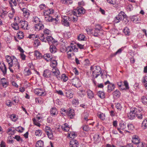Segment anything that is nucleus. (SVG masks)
<instances>
[{"label":"nucleus","instance_id":"f257e3e1","mask_svg":"<svg viewBox=\"0 0 147 147\" xmlns=\"http://www.w3.org/2000/svg\"><path fill=\"white\" fill-rule=\"evenodd\" d=\"M90 70L92 71L93 77H95L94 78H97L102 73L101 69L99 66H92L90 67Z\"/></svg>","mask_w":147,"mask_h":147},{"label":"nucleus","instance_id":"f03ea898","mask_svg":"<svg viewBox=\"0 0 147 147\" xmlns=\"http://www.w3.org/2000/svg\"><path fill=\"white\" fill-rule=\"evenodd\" d=\"M43 129L49 139L53 138L54 136L52 129L51 127L47 126H45L44 127Z\"/></svg>","mask_w":147,"mask_h":147},{"label":"nucleus","instance_id":"7ed1b4c3","mask_svg":"<svg viewBox=\"0 0 147 147\" xmlns=\"http://www.w3.org/2000/svg\"><path fill=\"white\" fill-rule=\"evenodd\" d=\"M85 13V10L82 7L77 8L76 9H75L73 12V14L77 17L80 16L81 14H84Z\"/></svg>","mask_w":147,"mask_h":147},{"label":"nucleus","instance_id":"20e7f679","mask_svg":"<svg viewBox=\"0 0 147 147\" xmlns=\"http://www.w3.org/2000/svg\"><path fill=\"white\" fill-rule=\"evenodd\" d=\"M138 113V109L136 108H133L131 109L130 112L128 114V117L131 119L134 118L136 113Z\"/></svg>","mask_w":147,"mask_h":147},{"label":"nucleus","instance_id":"39448f33","mask_svg":"<svg viewBox=\"0 0 147 147\" xmlns=\"http://www.w3.org/2000/svg\"><path fill=\"white\" fill-rule=\"evenodd\" d=\"M6 60L9 64L8 68L9 69L10 71L12 72H13V70L11 68V65H13L12 64L14 62L13 60L12 59L11 57L9 55H7L5 57Z\"/></svg>","mask_w":147,"mask_h":147},{"label":"nucleus","instance_id":"423d86ee","mask_svg":"<svg viewBox=\"0 0 147 147\" xmlns=\"http://www.w3.org/2000/svg\"><path fill=\"white\" fill-rule=\"evenodd\" d=\"M71 82L73 85L78 88L81 86V82L79 78H76L72 79Z\"/></svg>","mask_w":147,"mask_h":147},{"label":"nucleus","instance_id":"0eeeda50","mask_svg":"<svg viewBox=\"0 0 147 147\" xmlns=\"http://www.w3.org/2000/svg\"><path fill=\"white\" fill-rule=\"evenodd\" d=\"M126 126L127 125L125 123H120L119 124V127H117V129L119 131V132L121 134H122L123 132L121 130H124L125 131L129 133V131L127 130Z\"/></svg>","mask_w":147,"mask_h":147},{"label":"nucleus","instance_id":"6e6552de","mask_svg":"<svg viewBox=\"0 0 147 147\" xmlns=\"http://www.w3.org/2000/svg\"><path fill=\"white\" fill-rule=\"evenodd\" d=\"M19 25L20 26L21 28L24 30H27L28 26V22L27 21L21 20L18 23Z\"/></svg>","mask_w":147,"mask_h":147},{"label":"nucleus","instance_id":"1a4fd4ad","mask_svg":"<svg viewBox=\"0 0 147 147\" xmlns=\"http://www.w3.org/2000/svg\"><path fill=\"white\" fill-rule=\"evenodd\" d=\"M34 92L36 94L39 96H44L46 94L45 91L42 89L38 88L35 89Z\"/></svg>","mask_w":147,"mask_h":147},{"label":"nucleus","instance_id":"9d476101","mask_svg":"<svg viewBox=\"0 0 147 147\" xmlns=\"http://www.w3.org/2000/svg\"><path fill=\"white\" fill-rule=\"evenodd\" d=\"M69 18L68 16H65L61 21L62 24L64 26L67 27L69 26Z\"/></svg>","mask_w":147,"mask_h":147},{"label":"nucleus","instance_id":"9b49d317","mask_svg":"<svg viewBox=\"0 0 147 147\" xmlns=\"http://www.w3.org/2000/svg\"><path fill=\"white\" fill-rule=\"evenodd\" d=\"M122 11H121L114 18V22L115 23H117L122 20Z\"/></svg>","mask_w":147,"mask_h":147},{"label":"nucleus","instance_id":"f8f14e48","mask_svg":"<svg viewBox=\"0 0 147 147\" xmlns=\"http://www.w3.org/2000/svg\"><path fill=\"white\" fill-rule=\"evenodd\" d=\"M21 10L23 12V15L24 18H28L30 15V11L25 8H21Z\"/></svg>","mask_w":147,"mask_h":147},{"label":"nucleus","instance_id":"ddd939ff","mask_svg":"<svg viewBox=\"0 0 147 147\" xmlns=\"http://www.w3.org/2000/svg\"><path fill=\"white\" fill-rule=\"evenodd\" d=\"M8 84L7 80L5 78H3L0 80V85L4 88L6 87Z\"/></svg>","mask_w":147,"mask_h":147},{"label":"nucleus","instance_id":"4468645a","mask_svg":"<svg viewBox=\"0 0 147 147\" xmlns=\"http://www.w3.org/2000/svg\"><path fill=\"white\" fill-rule=\"evenodd\" d=\"M52 75L51 71L48 69L45 70L43 74V76L45 78H50Z\"/></svg>","mask_w":147,"mask_h":147},{"label":"nucleus","instance_id":"2eb2a0df","mask_svg":"<svg viewBox=\"0 0 147 147\" xmlns=\"http://www.w3.org/2000/svg\"><path fill=\"white\" fill-rule=\"evenodd\" d=\"M131 141L132 143L136 144L139 143L140 141V139L138 136L136 135H134L132 138Z\"/></svg>","mask_w":147,"mask_h":147},{"label":"nucleus","instance_id":"dca6fc26","mask_svg":"<svg viewBox=\"0 0 147 147\" xmlns=\"http://www.w3.org/2000/svg\"><path fill=\"white\" fill-rule=\"evenodd\" d=\"M53 74V75L56 76L57 78H60L59 76L60 72L57 68L53 69L51 71V74Z\"/></svg>","mask_w":147,"mask_h":147},{"label":"nucleus","instance_id":"f3484780","mask_svg":"<svg viewBox=\"0 0 147 147\" xmlns=\"http://www.w3.org/2000/svg\"><path fill=\"white\" fill-rule=\"evenodd\" d=\"M66 114L70 118L73 119L75 115L74 110L73 109H70L67 111Z\"/></svg>","mask_w":147,"mask_h":147},{"label":"nucleus","instance_id":"a211bd4d","mask_svg":"<svg viewBox=\"0 0 147 147\" xmlns=\"http://www.w3.org/2000/svg\"><path fill=\"white\" fill-rule=\"evenodd\" d=\"M67 50L68 52L73 53V52H77L78 49L76 48L75 45H72L70 46H69L67 48Z\"/></svg>","mask_w":147,"mask_h":147},{"label":"nucleus","instance_id":"6ab92c4d","mask_svg":"<svg viewBox=\"0 0 147 147\" xmlns=\"http://www.w3.org/2000/svg\"><path fill=\"white\" fill-rule=\"evenodd\" d=\"M120 89L122 90H126L129 89V86L128 83L127 81H124V84L122 85L119 88Z\"/></svg>","mask_w":147,"mask_h":147},{"label":"nucleus","instance_id":"aec40b11","mask_svg":"<svg viewBox=\"0 0 147 147\" xmlns=\"http://www.w3.org/2000/svg\"><path fill=\"white\" fill-rule=\"evenodd\" d=\"M88 98L92 99L94 97V94L93 92L90 89H87L86 90Z\"/></svg>","mask_w":147,"mask_h":147},{"label":"nucleus","instance_id":"412c9836","mask_svg":"<svg viewBox=\"0 0 147 147\" xmlns=\"http://www.w3.org/2000/svg\"><path fill=\"white\" fill-rule=\"evenodd\" d=\"M70 147H77L78 145V142L76 140H71L70 143Z\"/></svg>","mask_w":147,"mask_h":147},{"label":"nucleus","instance_id":"4be33fe9","mask_svg":"<svg viewBox=\"0 0 147 147\" xmlns=\"http://www.w3.org/2000/svg\"><path fill=\"white\" fill-rule=\"evenodd\" d=\"M0 69L2 71L3 74H6L7 69L4 63L1 64L0 63Z\"/></svg>","mask_w":147,"mask_h":147},{"label":"nucleus","instance_id":"5701e85b","mask_svg":"<svg viewBox=\"0 0 147 147\" xmlns=\"http://www.w3.org/2000/svg\"><path fill=\"white\" fill-rule=\"evenodd\" d=\"M65 94L66 96L69 99L73 97V94L71 90H66Z\"/></svg>","mask_w":147,"mask_h":147},{"label":"nucleus","instance_id":"b1692460","mask_svg":"<svg viewBox=\"0 0 147 147\" xmlns=\"http://www.w3.org/2000/svg\"><path fill=\"white\" fill-rule=\"evenodd\" d=\"M54 13V10L52 9H50L44 12V15L45 16H48L52 15Z\"/></svg>","mask_w":147,"mask_h":147},{"label":"nucleus","instance_id":"393cba45","mask_svg":"<svg viewBox=\"0 0 147 147\" xmlns=\"http://www.w3.org/2000/svg\"><path fill=\"white\" fill-rule=\"evenodd\" d=\"M34 27L36 30H41L44 28V25L42 24L38 23V24H34Z\"/></svg>","mask_w":147,"mask_h":147},{"label":"nucleus","instance_id":"a878e982","mask_svg":"<svg viewBox=\"0 0 147 147\" xmlns=\"http://www.w3.org/2000/svg\"><path fill=\"white\" fill-rule=\"evenodd\" d=\"M115 88L114 84L111 83L108 85L107 86V91L109 92H110L113 90Z\"/></svg>","mask_w":147,"mask_h":147},{"label":"nucleus","instance_id":"bb28decb","mask_svg":"<svg viewBox=\"0 0 147 147\" xmlns=\"http://www.w3.org/2000/svg\"><path fill=\"white\" fill-rule=\"evenodd\" d=\"M46 37V40L47 41L49 44H51V43H55V41L54 39L51 36H48Z\"/></svg>","mask_w":147,"mask_h":147},{"label":"nucleus","instance_id":"cd10ccee","mask_svg":"<svg viewBox=\"0 0 147 147\" xmlns=\"http://www.w3.org/2000/svg\"><path fill=\"white\" fill-rule=\"evenodd\" d=\"M122 14H123L122 15V19L123 18V22L125 24H127L129 22V20L128 19V18L126 14L124 12L122 11Z\"/></svg>","mask_w":147,"mask_h":147},{"label":"nucleus","instance_id":"c85d7f7f","mask_svg":"<svg viewBox=\"0 0 147 147\" xmlns=\"http://www.w3.org/2000/svg\"><path fill=\"white\" fill-rule=\"evenodd\" d=\"M61 127L62 129L65 131H67L69 130V127L68 124L65 123L61 126Z\"/></svg>","mask_w":147,"mask_h":147},{"label":"nucleus","instance_id":"c756f323","mask_svg":"<svg viewBox=\"0 0 147 147\" xmlns=\"http://www.w3.org/2000/svg\"><path fill=\"white\" fill-rule=\"evenodd\" d=\"M58 112L57 109L55 107L52 108L50 111V113L52 116H54L57 115Z\"/></svg>","mask_w":147,"mask_h":147},{"label":"nucleus","instance_id":"7c9ffc66","mask_svg":"<svg viewBox=\"0 0 147 147\" xmlns=\"http://www.w3.org/2000/svg\"><path fill=\"white\" fill-rule=\"evenodd\" d=\"M34 54L37 59H40L42 57V54L37 51H36L34 52Z\"/></svg>","mask_w":147,"mask_h":147},{"label":"nucleus","instance_id":"2f4dec72","mask_svg":"<svg viewBox=\"0 0 147 147\" xmlns=\"http://www.w3.org/2000/svg\"><path fill=\"white\" fill-rule=\"evenodd\" d=\"M97 116L102 120H104L105 119V115L101 112H98L97 113Z\"/></svg>","mask_w":147,"mask_h":147},{"label":"nucleus","instance_id":"473e14b6","mask_svg":"<svg viewBox=\"0 0 147 147\" xmlns=\"http://www.w3.org/2000/svg\"><path fill=\"white\" fill-rule=\"evenodd\" d=\"M11 66V67H13L14 69H19L20 67V65L19 63L18 62L16 61V63H14V62L12 64Z\"/></svg>","mask_w":147,"mask_h":147},{"label":"nucleus","instance_id":"72a5a7b5","mask_svg":"<svg viewBox=\"0 0 147 147\" xmlns=\"http://www.w3.org/2000/svg\"><path fill=\"white\" fill-rule=\"evenodd\" d=\"M7 13V12L5 10H3L2 9L0 8V15L2 18L4 17Z\"/></svg>","mask_w":147,"mask_h":147},{"label":"nucleus","instance_id":"f704fd0d","mask_svg":"<svg viewBox=\"0 0 147 147\" xmlns=\"http://www.w3.org/2000/svg\"><path fill=\"white\" fill-rule=\"evenodd\" d=\"M36 147H44V142L42 140H39L38 141L36 145Z\"/></svg>","mask_w":147,"mask_h":147},{"label":"nucleus","instance_id":"c9c22d12","mask_svg":"<svg viewBox=\"0 0 147 147\" xmlns=\"http://www.w3.org/2000/svg\"><path fill=\"white\" fill-rule=\"evenodd\" d=\"M97 95L100 98H104L105 97V93L102 91H99L97 93Z\"/></svg>","mask_w":147,"mask_h":147},{"label":"nucleus","instance_id":"e433bc0d","mask_svg":"<svg viewBox=\"0 0 147 147\" xmlns=\"http://www.w3.org/2000/svg\"><path fill=\"white\" fill-rule=\"evenodd\" d=\"M50 51L51 53H54L57 51V49L55 46L51 45L50 47Z\"/></svg>","mask_w":147,"mask_h":147},{"label":"nucleus","instance_id":"4c0bfd02","mask_svg":"<svg viewBox=\"0 0 147 147\" xmlns=\"http://www.w3.org/2000/svg\"><path fill=\"white\" fill-rule=\"evenodd\" d=\"M54 18H53L51 15L47 16L45 17V20L47 22H53Z\"/></svg>","mask_w":147,"mask_h":147},{"label":"nucleus","instance_id":"58836bf2","mask_svg":"<svg viewBox=\"0 0 147 147\" xmlns=\"http://www.w3.org/2000/svg\"><path fill=\"white\" fill-rule=\"evenodd\" d=\"M113 95L115 98H118L119 97L120 93L119 91L118 90H116L113 92Z\"/></svg>","mask_w":147,"mask_h":147},{"label":"nucleus","instance_id":"ea45409f","mask_svg":"<svg viewBox=\"0 0 147 147\" xmlns=\"http://www.w3.org/2000/svg\"><path fill=\"white\" fill-rule=\"evenodd\" d=\"M44 58L47 61H49L51 58V56L49 54H46L43 55Z\"/></svg>","mask_w":147,"mask_h":147},{"label":"nucleus","instance_id":"a19ab883","mask_svg":"<svg viewBox=\"0 0 147 147\" xmlns=\"http://www.w3.org/2000/svg\"><path fill=\"white\" fill-rule=\"evenodd\" d=\"M60 1L62 3L65 4H71L72 2L71 0H60Z\"/></svg>","mask_w":147,"mask_h":147},{"label":"nucleus","instance_id":"79ce46f5","mask_svg":"<svg viewBox=\"0 0 147 147\" xmlns=\"http://www.w3.org/2000/svg\"><path fill=\"white\" fill-rule=\"evenodd\" d=\"M57 65V63L56 60L53 61L52 62H51V63L50 64L51 67H53V69L57 68L56 67V66Z\"/></svg>","mask_w":147,"mask_h":147},{"label":"nucleus","instance_id":"37998d69","mask_svg":"<svg viewBox=\"0 0 147 147\" xmlns=\"http://www.w3.org/2000/svg\"><path fill=\"white\" fill-rule=\"evenodd\" d=\"M24 71L25 75L26 76H29L32 74L30 69H28V68H25L24 69Z\"/></svg>","mask_w":147,"mask_h":147},{"label":"nucleus","instance_id":"c03bdc74","mask_svg":"<svg viewBox=\"0 0 147 147\" xmlns=\"http://www.w3.org/2000/svg\"><path fill=\"white\" fill-rule=\"evenodd\" d=\"M115 106L118 111H120L119 113H121V111H123V107H121V105L120 103H118L116 104Z\"/></svg>","mask_w":147,"mask_h":147},{"label":"nucleus","instance_id":"a18cd8bd","mask_svg":"<svg viewBox=\"0 0 147 147\" xmlns=\"http://www.w3.org/2000/svg\"><path fill=\"white\" fill-rule=\"evenodd\" d=\"M68 77L65 74H63L62 75L61 78L62 81L64 82H66L68 80Z\"/></svg>","mask_w":147,"mask_h":147},{"label":"nucleus","instance_id":"49530a36","mask_svg":"<svg viewBox=\"0 0 147 147\" xmlns=\"http://www.w3.org/2000/svg\"><path fill=\"white\" fill-rule=\"evenodd\" d=\"M19 24L17 23H15L11 24L12 27L15 30H17L19 29Z\"/></svg>","mask_w":147,"mask_h":147},{"label":"nucleus","instance_id":"de8ad7c7","mask_svg":"<svg viewBox=\"0 0 147 147\" xmlns=\"http://www.w3.org/2000/svg\"><path fill=\"white\" fill-rule=\"evenodd\" d=\"M83 116L84 117V119L86 121H90L89 120L88 118L89 116L88 113L87 112H84L83 114Z\"/></svg>","mask_w":147,"mask_h":147},{"label":"nucleus","instance_id":"09e8293b","mask_svg":"<svg viewBox=\"0 0 147 147\" xmlns=\"http://www.w3.org/2000/svg\"><path fill=\"white\" fill-rule=\"evenodd\" d=\"M142 127L144 129L147 128V120L143 121L142 124Z\"/></svg>","mask_w":147,"mask_h":147},{"label":"nucleus","instance_id":"8fccbe9b","mask_svg":"<svg viewBox=\"0 0 147 147\" xmlns=\"http://www.w3.org/2000/svg\"><path fill=\"white\" fill-rule=\"evenodd\" d=\"M33 21L34 23L35 24H38L40 22V20L37 17H35L33 18Z\"/></svg>","mask_w":147,"mask_h":147},{"label":"nucleus","instance_id":"3c124183","mask_svg":"<svg viewBox=\"0 0 147 147\" xmlns=\"http://www.w3.org/2000/svg\"><path fill=\"white\" fill-rule=\"evenodd\" d=\"M10 12L8 14V16L10 19H11L13 16L14 14L15 13V10H13L12 11H10Z\"/></svg>","mask_w":147,"mask_h":147},{"label":"nucleus","instance_id":"603ef678","mask_svg":"<svg viewBox=\"0 0 147 147\" xmlns=\"http://www.w3.org/2000/svg\"><path fill=\"white\" fill-rule=\"evenodd\" d=\"M122 52V49L121 48L119 49L116 52L112 54L111 56L112 57L115 56L116 55Z\"/></svg>","mask_w":147,"mask_h":147},{"label":"nucleus","instance_id":"864d4df0","mask_svg":"<svg viewBox=\"0 0 147 147\" xmlns=\"http://www.w3.org/2000/svg\"><path fill=\"white\" fill-rule=\"evenodd\" d=\"M138 113H136V116L139 119H141L142 118V115L140 111L139 110H138Z\"/></svg>","mask_w":147,"mask_h":147},{"label":"nucleus","instance_id":"5fc2aeb1","mask_svg":"<svg viewBox=\"0 0 147 147\" xmlns=\"http://www.w3.org/2000/svg\"><path fill=\"white\" fill-rule=\"evenodd\" d=\"M40 41L38 40H35L34 42V47H37L40 45Z\"/></svg>","mask_w":147,"mask_h":147},{"label":"nucleus","instance_id":"6e6d98bb","mask_svg":"<svg viewBox=\"0 0 147 147\" xmlns=\"http://www.w3.org/2000/svg\"><path fill=\"white\" fill-rule=\"evenodd\" d=\"M42 134V131L40 130H37L35 131V135L36 136H40Z\"/></svg>","mask_w":147,"mask_h":147},{"label":"nucleus","instance_id":"4d7b16f0","mask_svg":"<svg viewBox=\"0 0 147 147\" xmlns=\"http://www.w3.org/2000/svg\"><path fill=\"white\" fill-rule=\"evenodd\" d=\"M18 38L20 39H22L23 37V32L22 31H19L17 34Z\"/></svg>","mask_w":147,"mask_h":147},{"label":"nucleus","instance_id":"13d9d810","mask_svg":"<svg viewBox=\"0 0 147 147\" xmlns=\"http://www.w3.org/2000/svg\"><path fill=\"white\" fill-rule=\"evenodd\" d=\"M127 126L128 129L129 130H132L134 129V125L131 123L128 124Z\"/></svg>","mask_w":147,"mask_h":147},{"label":"nucleus","instance_id":"bf43d9fd","mask_svg":"<svg viewBox=\"0 0 147 147\" xmlns=\"http://www.w3.org/2000/svg\"><path fill=\"white\" fill-rule=\"evenodd\" d=\"M142 99V103L147 105V97L145 96H143Z\"/></svg>","mask_w":147,"mask_h":147},{"label":"nucleus","instance_id":"052dcab7","mask_svg":"<svg viewBox=\"0 0 147 147\" xmlns=\"http://www.w3.org/2000/svg\"><path fill=\"white\" fill-rule=\"evenodd\" d=\"M15 130L14 127H11L10 128H8V133H10V134L12 135L14 134L15 132Z\"/></svg>","mask_w":147,"mask_h":147},{"label":"nucleus","instance_id":"680f3d73","mask_svg":"<svg viewBox=\"0 0 147 147\" xmlns=\"http://www.w3.org/2000/svg\"><path fill=\"white\" fill-rule=\"evenodd\" d=\"M123 32L125 35L128 36L130 32L129 29L127 28H125L123 30Z\"/></svg>","mask_w":147,"mask_h":147},{"label":"nucleus","instance_id":"e2e57ef3","mask_svg":"<svg viewBox=\"0 0 147 147\" xmlns=\"http://www.w3.org/2000/svg\"><path fill=\"white\" fill-rule=\"evenodd\" d=\"M131 19L133 22H137L139 21V18L136 16H133Z\"/></svg>","mask_w":147,"mask_h":147},{"label":"nucleus","instance_id":"0e129e2a","mask_svg":"<svg viewBox=\"0 0 147 147\" xmlns=\"http://www.w3.org/2000/svg\"><path fill=\"white\" fill-rule=\"evenodd\" d=\"M136 144V145L137 147H145V144H144L142 142H140L139 143Z\"/></svg>","mask_w":147,"mask_h":147},{"label":"nucleus","instance_id":"69168bd1","mask_svg":"<svg viewBox=\"0 0 147 147\" xmlns=\"http://www.w3.org/2000/svg\"><path fill=\"white\" fill-rule=\"evenodd\" d=\"M82 128L84 130L86 131H88L90 129V128L88 125H84L82 126Z\"/></svg>","mask_w":147,"mask_h":147},{"label":"nucleus","instance_id":"338daca9","mask_svg":"<svg viewBox=\"0 0 147 147\" xmlns=\"http://www.w3.org/2000/svg\"><path fill=\"white\" fill-rule=\"evenodd\" d=\"M39 38L42 41L45 42H46L47 40H46V39H45L44 34H42V36L40 37Z\"/></svg>","mask_w":147,"mask_h":147},{"label":"nucleus","instance_id":"774afa93","mask_svg":"<svg viewBox=\"0 0 147 147\" xmlns=\"http://www.w3.org/2000/svg\"><path fill=\"white\" fill-rule=\"evenodd\" d=\"M10 118L12 120V121H15L16 120V116L14 114L11 115L10 116Z\"/></svg>","mask_w":147,"mask_h":147}]
</instances>
